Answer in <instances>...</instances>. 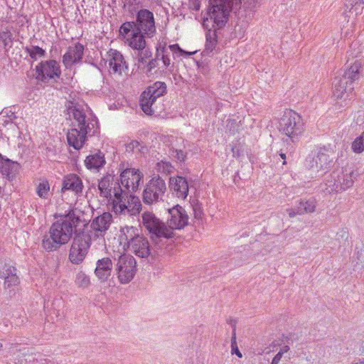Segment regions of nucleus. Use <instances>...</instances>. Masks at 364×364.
I'll use <instances>...</instances> for the list:
<instances>
[{"label":"nucleus","instance_id":"obj_33","mask_svg":"<svg viewBox=\"0 0 364 364\" xmlns=\"http://www.w3.org/2000/svg\"><path fill=\"white\" fill-rule=\"evenodd\" d=\"M75 284L80 289H87L91 285L90 277L83 270H80L75 275Z\"/></svg>","mask_w":364,"mask_h":364},{"label":"nucleus","instance_id":"obj_31","mask_svg":"<svg viewBox=\"0 0 364 364\" xmlns=\"http://www.w3.org/2000/svg\"><path fill=\"white\" fill-rule=\"evenodd\" d=\"M316 208V201L314 199L304 200L301 199L297 206V213H311L314 212Z\"/></svg>","mask_w":364,"mask_h":364},{"label":"nucleus","instance_id":"obj_50","mask_svg":"<svg viewBox=\"0 0 364 364\" xmlns=\"http://www.w3.org/2000/svg\"><path fill=\"white\" fill-rule=\"evenodd\" d=\"M6 176L9 179H11L14 176L13 175H11L10 173H6Z\"/></svg>","mask_w":364,"mask_h":364},{"label":"nucleus","instance_id":"obj_49","mask_svg":"<svg viewBox=\"0 0 364 364\" xmlns=\"http://www.w3.org/2000/svg\"><path fill=\"white\" fill-rule=\"evenodd\" d=\"M224 58H230L231 60V57H229L227 54L225 55ZM225 63H228V59H225Z\"/></svg>","mask_w":364,"mask_h":364},{"label":"nucleus","instance_id":"obj_8","mask_svg":"<svg viewBox=\"0 0 364 364\" xmlns=\"http://www.w3.org/2000/svg\"><path fill=\"white\" fill-rule=\"evenodd\" d=\"M91 245V239L86 235H77L75 237L68 255L70 262L74 264H80L85 260Z\"/></svg>","mask_w":364,"mask_h":364},{"label":"nucleus","instance_id":"obj_13","mask_svg":"<svg viewBox=\"0 0 364 364\" xmlns=\"http://www.w3.org/2000/svg\"><path fill=\"white\" fill-rule=\"evenodd\" d=\"M106 63L110 74L122 76L128 70V65L121 52L116 49H109L105 55Z\"/></svg>","mask_w":364,"mask_h":364},{"label":"nucleus","instance_id":"obj_3","mask_svg":"<svg viewBox=\"0 0 364 364\" xmlns=\"http://www.w3.org/2000/svg\"><path fill=\"white\" fill-rule=\"evenodd\" d=\"M211 6L208 9L203 20V26L206 29L220 28L228 22L230 12L232 7L239 8L231 1L210 2Z\"/></svg>","mask_w":364,"mask_h":364},{"label":"nucleus","instance_id":"obj_44","mask_svg":"<svg viewBox=\"0 0 364 364\" xmlns=\"http://www.w3.org/2000/svg\"><path fill=\"white\" fill-rule=\"evenodd\" d=\"M176 157L181 161H184L186 158V154L181 150H176Z\"/></svg>","mask_w":364,"mask_h":364},{"label":"nucleus","instance_id":"obj_45","mask_svg":"<svg viewBox=\"0 0 364 364\" xmlns=\"http://www.w3.org/2000/svg\"><path fill=\"white\" fill-rule=\"evenodd\" d=\"M225 2V1H231L232 4H236V6H240L242 4V0H210V2Z\"/></svg>","mask_w":364,"mask_h":364},{"label":"nucleus","instance_id":"obj_54","mask_svg":"<svg viewBox=\"0 0 364 364\" xmlns=\"http://www.w3.org/2000/svg\"><path fill=\"white\" fill-rule=\"evenodd\" d=\"M166 166H171V164H166Z\"/></svg>","mask_w":364,"mask_h":364},{"label":"nucleus","instance_id":"obj_32","mask_svg":"<svg viewBox=\"0 0 364 364\" xmlns=\"http://www.w3.org/2000/svg\"><path fill=\"white\" fill-rule=\"evenodd\" d=\"M38 196L43 199H47L50 195V185L47 179L39 181L36 188Z\"/></svg>","mask_w":364,"mask_h":364},{"label":"nucleus","instance_id":"obj_37","mask_svg":"<svg viewBox=\"0 0 364 364\" xmlns=\"http://www.w3.org/2000/svg\"><path fill=\"white\" fill-rule=\"evenodd\" d=\"M351 149L355 154H360L364 151V132L352 142Z\"/></svg>","mask_w":364,"mask_h":364},{"label":"nucleus","instance_id":"obj_16","mask_svg":"<svg viewBox=\"0 0 364 364\" xmlns=\"http://www.w3.org/2000/svg\"><path fill=\"white\" fill-rule=\"evenodd\" d=\"M36 78L41 81L60 77L61 70L59 63L54 60L42 61L35 68Z\"/></svg>","mask_w":364,"mask_h":364},{"label":"nucleus","instance_id":"obj_18","mask_svg":"<svg viewBox=\"0 0 364 364\" xmlns=\"http://www.w3.org/2000/svg\"><path fill=\"white\" fill-rule=\"evenodd\" d=\"M169 188L179 199L185 200L188 196L189 186L186 178L176 176L169 178Z\"/></svg>","mask_w":364,"mask_h":364},{"label":"nucleus","instance_id":"obj_1","mask_svg":"<svg viewBox=\"0 0 364 364\" xmlns=\"http://www.w3.org/2000/svg\"><path fill=\"white\" fill-rule=\"evenodd\" d=\"M73 220L63 217L53 223L48 230V235L42 240V247L47 252H53L66 245L73 237Z\"/></svg>","mask_w":364,"mask_h":364},{"label":"nucleus","instance_id":"obj_10","mask_svg":"<svg viewBox=\"0 0 364 364\" xmlns=\"http://www.w3.org/2000/svg\"><path fill=\"white\" fill-rule=\"evenodd\" d=\"M168 213L166 229H169L170 238H171L174 235V230H182L188 225L189 216L186 210L179 205L169 208Z\"/></svg>","mask_w":364,"mask_h":364},{"label":"nucleus","instance_id":"obj_48","mask_svg":"<svg viewBox=\"0 0 364 364\" xmlns=\"http://www.w3.org/2000/svg\"><path fill=\"white\" fill-rule=\"evenodd\" d=\"M280 156H281V158H282V159H283L284 160H285V159H286V154H283V153L280 154ZM286 164V161H284L283 164Z\"/></svg>","mask_w":364,"mask_h":364},{"label":"nucleus","instance_id":"obj_29","mask_svg":"<svg viewBox=\"0 0 364 364\" xmlns=\"http://www.w3.org/2000/svg\"><path fill=\"white\" fill-rule=\"evenodd\" d=\"M206 33V41L205 44V50L208 53H212L218 44V35L215 29L210 28Z\"/></svg>","mask_w":364,"mask_h":364},{"label":"nucleus","instance_id":"obj_19","mask_svg":"<svg viewBox=\"0 0 364 364\" xmlns=\"http://www.w3.org/2000/svg\"><path fill=\"white\" fill-rule=\"evenodd\" d=\"M87 134L88 129L85 127H72L67 133V141L69 146L77 150L80 149L86 141Z\"/></svg>","mask_w":364,"mask_h":364},{"label":"nucleus","instance_id":"obj_11","mask_svg":"<svg viewBox=\"0 0 364 364\" xmlns=\"http://www.w3.org/2000/svg\"><path fill=\"white\" fill-rule=\"evenodd\" d=\"M166 191V184L161 177L152 178L146 185L143 191V201L152 204L161 198Z\"/></svg>","mask_w":364,"mask_h":364},{"label":"nucleus","instance_id":"obj_47","mask_svg":"<svg viewBox=\"0 0 364 364\" xmlns=\"http://www.w3.org/2000/svg\"><path fill=\"white\" fill-rule=\"evenodd\" d=\"M9 166H11V168H13L14 166L18 167V164L16 163V162H12V163L9 164Z\"/></svg>","mask_w":364,"mask_h":364},{"label":"nucleus","instance_id":"obj_43","mask_svg":"<svg viewBox=\"0 0 364 364\" xmlns=\"http://www.w3.org/2000/svg\"><path fill=\"white\" fill-rule=\"evenodd\" d=\"M139 146H140V144H139V141H132V142H130L127 145V149H132V150H134V149L139 150Z\"/></svg>","mask_w":364,"mask_h":364},{"label":"nucleus","instance_id":"obj_2","mask_svg":"<svg viewBox=\"0 0 364 364\" xmlns=\"http://www.w3.org/2000/svg\"><path fill=\"white\" fill-rule=\"evenodd\" d=\"M120 245L125 251L134 253L139 257H146L150 255L149 241L140 233L137 228L126 226L120 230Z\"/></svg>","mask_w":364,"mask_h":364},{"label":"nucleus","instance_id":"obj_28","mask_svg":"<svg viewBox=\"0 0 364 364\" xmlns=\"http://www.w3.org/2000/svg\"><path fill=\"white\" fill-rule=\"evenodd\" d=\"M113 183V177L110 175L105 176L100 181L98 188L102 196L109 198L112 195V185Z\"/></svg>","mask_w":364,"mask_h":364},{"label":"nucleus","instance_id":"obj_41","mask_svg":"<svg viewBox=\"0 0 364 364\" xmlns=\"http://www.w3.org/2000/svg\"><path fill=\"white\" fill-rule=\"evenodd\" d=\"M289 350V347L287 346H284L274 357L271 364H279L283 355Z\"/></svg>","mask_w":364,"mask_h":364},{"label":"nucleus","instance_id":"obj_34","mask_svg":"<svg viewBox=\"0 0 364 364\" xmlns=\"http://www.w3.org/2000/svg\"><path fill=\"white\" fill-rule=\"evenodd\" d=\"M165 50H166V47L164 46L161 48V53H160V51L159 50V49H157V53H156V58L155 60H151L150 63H149V68L150 69L153 68L155 67L156 65V63L157 61V59L159 58V57L161 56V60L163 63V67L164 68H168L171 65V60L169 58V57L166 55H165Z\"/></svg>","mask_w":364,"mask_h":364},{"label":"nucleus","instance_id":"obj_27","mask_svg":"<svg viewBox=\"0 0 364 364\" xmlns=\"http://www.w3.org/2000/svg\"><path fill=\"white\" fill-rule=\"evenodd\" d=\"M105 164V156L100 151L87 156L85 160V165L88 169H98L102 167Z\"/></svg>","mask_w":364,"mask_h":364},{"label":"nucleus","instance_id":"obj_36","mask_svg":"<svg viewBox=\"0 0 364 364\" xmlns=\"http://www.w3.org/2000/svg\"><path fill=\"white\" fill-rule=\"evenodd\" d=\"M345 12H351L353 10L355 15L361 13V3L358 0H348L345 4Z\"/></svg>","mask_w":364,"mask_h":364},{"label":"nucleus","instance_id":"obj_15","mask_svg":"<svg viewBox=\"0 0 364 364\" xmlns=\"http://www.w3.org/2000/svg\"><path fill=\"white\" fill-rule=\"evenodd\" d=\"M135 25L148 38H152L156 32L154 14L148 9L138 11Z\"/></svg>","mask_w":364,"mask_h":364},{"label":"nucleus","instance_id":"obj_25","mask_svg":"<svg viewBox=\"0 0 364 364\" xmlns=\"http://www.w3.org/2000/svg\"><path fill=\"white\" fill-rule=\"evenodd\" d=\"M125 202L126 203L124 214H123L124 215L127 214L134 215L140 212L141 209V203L139 197L135 196L132 193L127 194Z\"/></svg>","mask_w":364,"mask_h":364},{"label":"nucleus","instance_id":"obj_42","mask_svg":"<svg viewBox=\"0 0 364 364\" xmlns=\"http://www.w3.org/2000/svg\"><path fill=\"white\" fill-rule=\"evenodd\" d=\"M168 48L172 53H179L181 55H191L196 53V51H194V52L184 51L181 48V47L178 44L170 45L168 46Z\"/></svg>","mask_w":364,"mask_h":364},{"label":"nucleus","instance_id":"obj_21","mask_svg":"<svg viewBox=\"0 0 364 364\" xmlns=\"http://www.w3.org/2000/svg\"><path fill=\"white\" fill-rule=\"evenodd\" d=\"M84 186L81 178L74 173L68 174L64 176L62 183L61 191H71L76 195L82 193Z\"/></svg>","mask_w":364,"mask_h":364},{"label":"nucleus","instance_id":"obj_7","mask_svg":"<svg viewBox=\"0 0 364 364\" xmlns=\"http://www.w3.org/2000/svg\"><path fill=\"white\" fill-rule=\"evenodd\" d=\"M166 85L163 82H156L147 87L141 95L140 105L142 110L147 115L154 112V102L156 99L163 96L166 92Z\"/></svg>","mask_w":364,"mask_h":364},{"label":"nucleus","instance_id":"obj_4","mask_svg":"<svg viewBox=\"0 0 364 364\" xmlns=\"http://www.w3.org/2000/svg\"><path fill=\"white\" fill-rule=\"evenodd\" d=\"M279 124V131L293 142L298 141L305 131V124L302 117L293 109H285Z\"/></svg>","mask_w":364,"mask_h":364},{"label":"nucleus","instance_id":"obj_35","mask_svg":"<svg viewBox=\"0 0 364 364\" xmlns=\"http://www.w3.org/2000/svg\"><path fill=\"white\" fill-rule=\"evenodd\" d=\"M193 208V218L197 220L202 221L205 218V213L202 203L198 200L193 201L191 203Z\"/></svg>","mask_w":364,"mask_h":364},{"label":"nucleus","instance_id":"obj_20","mask_svg":"<svg viewBox=\"0 0 364 364\" xmlns=\"http://www.w3.org/2000/svg\"><path fill=\"white\" fill-rule=\"evenodd\" d=\"M83 50L84 47L80 43L69 46L63 57V62L65 67H70L80 62L83 55Z\"/></svg>","mask_w":364,"mask_h":364},{"label":"nucleus","instance_id":"obj_46","mask_svg":"<svg viewBox=\"0 0 364 364\" xmlns=\"http://www.w3.org/2000/svg\"><path fill=\"white\" fill-rule=\"evenodd\" d=\"M235 353L239 358H242V353H240L237 348L235 349Z\"/></svg>","mask_w":364,"mask_h":364},{"label":"nucleus","instance_id":"obj_30","mask_svg":"<svg viewBox=\"0 0 364 364\" xmlns=\"http://www.w3.org/2000/svg\"><path fill=\"white\" fill-rule=\"evenodd\" d=\"M347 81L346 80L340 79L334 85L333 90V96L336 100H341L346 98L348 95L346 92Z\"/></svg>","mask_w":364,"mask_h":364},{"label":"nucleus","instance_id":"obj_52","mask_svg":"<svg viewBox=\"0 0 364 364\" xmlns=\"http://www.w3.org/2000/svg\"><path fill=\"white\" fill-rule=\"evenodd\" d=\"M289 215H290V216H294V215H295V213H289Z\"/></svg>","mask_w":364,"mask_h":364},{"label":"nucleus","instance_id":"obj_23","mask_svg":"<svg viewBox=\"0 0 364 364\" xmlns=\"http://www.w3.org/2000/svg\"><path fill=\"white\" fill-rule=\"evenodd\" d=\"M112 262L109 257H103L96 262L95 276L102 281H107L111 275Z\"/></svg>","mask_w":364,"mask_h":364},{"label":"nucleus","instance_id":"obj_14","mask_svg":"<svg viewBox=\"0 0 364 364\" xmlns=\"http://www.w3.org/2000/svg\"><path fill=\"white\" fill-rule=\"evenodd\" d=\"M0 278L4 280L3 288L9 294L15 293L21 283L17 269L7 263L0 264Z\"/></svg>","mask_w":364,"mask_h":364},{"label":"nucleus","instance_id":"obj_17","mask_svg":"<svg viewBox=\"0 0 364 364\" xmlns=\"http://www.w3.org/2000/svg\"><path fill=\"white\" fill-rule=\"evenodd\" d=\"M112 223V214L108 212H104L92 219L90 223V229L95 236L104 237Z\"/></svg>","mask_w":364,"mask_h":364},{"label":"nucleus","instance_id":"obj_6","mask_svg":"<svg viewBox=\"0 0 364 364\" xmlns=\"http://www.w3.org/2000/svg\"><path fill=\"white\" fill-rule=\"evenodd\" d=\"M141 223L152 239L170 238V230L166 229V225L152 212L145 211L142 213Z\"/></svg>","mask_w":364,"mask_h":364},{"label":"nucleus","instance_id":"obj_40","mask_svg":"<svg viewBox=\"0 0 364 364\" xmlns=\"http://www.w3.org/2000/svg\"><path fill=\"white\" fill-rule=\"evenodd\" d=\"M233 157L239 158L243 154V144L237 141L231 147Z\"/></svg>","mask_w":364,"mask_h":364},{"label":"nucleus","instance_id":"obj_51","mask_svg":"<svg viewBox=\"0 0 364 364\" xmlns=\"http://www.w3.org/2000/svg\"><path fill=\"white\" fill-rule=\"evenodd\" d=\"M3 348V344L0 342V350L2 349Z\"/></svg>","mask_w":364,"mask_h":364},{"label":"nucleus","instance_id":"obj_24","mask_svg":"<svg viewBox=\"0 0 364 364\" xmlns=\"http://www.w3.org/2000/svg\"><path fill=\"white\" fill-rule=\"evenodd\" d=\"M363 70V63L360 60H356L347 68L344 73V77L350 83L358 80Z\"/></svg>","mask_w":364,"mask_h":364},{"label":"nucleus","instance_id":"obj_22","mask_svg":"<svg viewBox=\"0 0 364 364\" xmlns=\"http://www.w3.org/2000/svg\"><path fill=\"white\" fill-rule=\"evenodd\" d=\"M127 194L119 186L114 188L113 195L109 197V200L112 209L116 214H124Z\"/></svg>","mask_w":364,"mask_h":364},{"label":"nucleus","instance_id":"obj_12","mask_svg":"<svg viewBox=\"0 0 364 364\" xmlns=\"http://www.w3.org/2000/svg\"><path fill=\"white\" fill-rule=\"evenodd\" d=\"M144 178V173L138 168H129L123 170L119 179L122 186L129 193L137 191Z\"/></svg>","mask_w":364,"mask_h":364},{"label":"nucleus","instance_id":"obj_9","mask_svg":"<svg viewBox=\"0 0 364 364\" xmlns=\"http://www.w3.org/2000/svg\"><path fill=\"white\" fill-rule=\"evenodd\" d=\"M135 259L129 255H122L116 264L117 278L121 284L129 283L134 277L136 271Z\"/></svg>","mask_w":364,"mask_h":364},{"label":"nucleus","instance_id":"obj_26","mask_svg":"<svg viewBox=\"0 0 364 364\" xmlns=\"http://www.w3.org/2000/svg\"><path fill=\"white\" fill-rule=\"evenodd\" d=\"M69 116L72 119L73 127L82 128L85 127L89 129V125L87 124L85 118V114L76 108H71L69 110Z\"/></svg>","mask_w":364,"mask_h":364},{"label":"nucleus","instance_id":"obj_5","mask_svg":"<svg viewBox=\"0 0 364 364\" xmlns=\"http://www.w3.org/2000/svg\"><path fill=\"white\" fill-rule=\"evenodd\" d=\"M119 35L129 47L136 50H143L146 46L145 35L136 28L135 23L127 21L119 28Z\"/></svg>","mask_w":364,"mask_h":364},{"label":"nucleus","instance_id":"obj_53","mask_svg":"<svg viewBox=\"0 0 364 364\" xmlns=\"http://www.w3.org/2000/svg\"><path fill=\"white\" fill-rule=\"evenodd\" d=\"M355 364H364V362H361L360 363H355Z\"/></svg>","mask_w":364,"mask_h":364},{"label":"nucleus","instance_id":"obj_38","mask_svg":"<svg viewBox=\"0 0 364 364\" xmlns=\"http://www.w3.org/2000/svg\"><path fill=\"white\" fill-rule=\"evenodd\" d=\"M26 51L33 60H37L38 58L43 57L46 53L45 50L38 46L26 47Z\"/></svg>","mask_w":364,"mask_h":364},{"label":"nucleus","instance_id":"obj_39","mask_svg":"<svg viewBox=\"0 0 364 364\" xmlns=\"http://www.w3.org/2000/svg\"><path fill=\"white\" fill-rule=\"evenodd\" d=\"M240 130L239 124L235 120H228L226 124V134L228 136H234Z\"/></svg>","mask_w":364,"mask_h":364}]
</instances>
